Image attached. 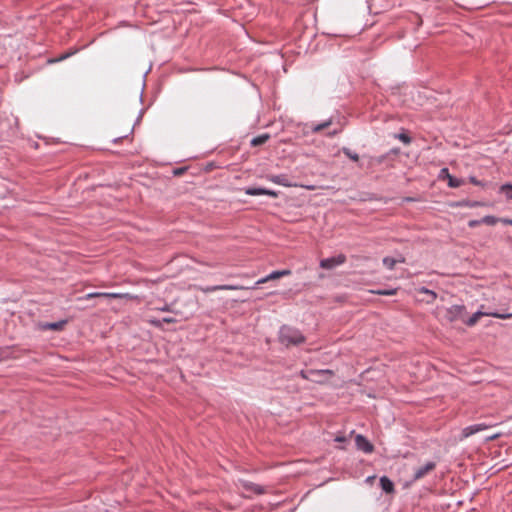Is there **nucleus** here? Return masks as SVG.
Masks as SVG:
<instances>
[{
    "instance_id": "obj_1",
    "label": "nucleus",
    "mask_w": 512,
    "mask_h": 512,
    "mask_svg": "<svg viewBox=\"0 0 512 512\" xmlns=\"http://www.w3.org/2000/svg\"><path fill=\"white\" fill-rule=\"evenodd\" d=\"M279 340L285 346H290L304 342L305 338L298 330L283 326L279 332Z\"/></svg>"
},
{
    "instance_id": "obj_2",
    "label": "nucleus",
    "mask_w": 512,
    "mask_h": 512,
    "mask_svg": "<svg viewBox=\"0 0 512 512\" xmlns=\"http://www.w3.org/2000/svg\"><path fill=\"white\" fill-rule=\"evenodd\" d=\"M300 377L309 380L315 383L323 384L326 383L333 375L334 372L329 369H323V370H308V371H300Z\"/></svg>"
},
{
    "instance_id": "obj_3",
    "label": "nucleus",
    "mask_w": 512,
    "mask_h": 512,
    "mask_svg": "<svg viewBox=\"0 0 512 512\" xmlns=\"http://www.w3.org/2000/svg\"><path fill=\"white\" fill-rule=\"evenodd\" d=\"M92 298H114V299H117V298L122 299L123 298V299L132 300L135 297L129 293L93 292V293H88L85 296L78 298V300H88V299H92Z\"/></svg>"
},
{
    "instance_id": "obj_4",
    "label": "nucleus",
    "mask_w": 512,
    "mask_h": 512,
    "mask_svg": "<svg viewBox=\"0 0 512 512\" xmlns=\"http://www.w3.org/2000/svg\"><path fill=\"white\" fill-rule=\"evenodd\" d=\"M465 314V306L463 305H453L448 307L444 311V319L448 322L452 323L458 320H462Z\"/></svg>"
},
{
    "instance_id": "obj_5",
    "label": "nucleus",
    "mask_w": 512,
    "mask_h": 512,
    "mask_svg": "<svg viewBox=\"0 0 512 512\" xmlns=\"http://www.w3.org/2000/svg\"><path fill=\"white\" fill-rule=\"evenodd\" d=\"M192 287L194 289H196V290H199V291L203 292V293H211V292H215V291H219V290H244V289H249L248 287H244V286H241V285H215V286H207V287L194 285Z\"/></svg>"
},
{
    "instance_id": "obj_6",
    "label": "nucleus",
    "mask_w": 512,
    "mask_h": 512,
    "mask_svg": "<svg viewBox=\"0 0 512 512\" xmlns=\"http://www.w3.org/2000/svg\"><path fill=\"white\" fill-rule=\"evenodd\" d=\"M346 262V256L344 254H339L334 257L322 259L320 261V267L326 270L334 269L337 266H340Z\"/></svg>"
},
{
    "instance_id": "obj_7",
    "label": "nucleus",
    "mask_w": 512,
    "mask_h": 512,
    "mask_svg": "<svg viewBox=\"0 0 512 512\" xmlns=\"http://www.w3.org/2000/svg\"><path fill=\"white\" fill-rule=\"evenodd\" d=\"M492 316L494 318H498V319H511L512 318V313H508V314H500V313H483V312H476L474 313L467 321H466V324L468 326H474L478 321L479 319L482 317V316Z\"/></svg>"
},
{
    "instance_id": "obj_8",
    "label": "nucleus",
    "mask_w": 512,
    "mask_h": 512,
    "mask_svg": "<svg viewBox=\"0 0 512 512\" xmlns=\"http://www.w3.org/2000/svg\"><path fill=\"white\" fill-rule=\"evenodd\" d=\"M491 426L490 425H487V424H484V423H479V424H474V425H471V426H468V427H465L464 429H462L461 431V434L459 436V441H463L464 439L478 433V432H481V431H484L488 428H490Z\"/></svg>"
},
{
    "instance_id": "obj_9",
    "label": "nucleus",
    "mask_w": 512,
    "mask_h": 512,
    "mask_svg": "<svg viewBox=\"0 0 512 512\" xmlns=\"http://www.w3.org/2000/svg\"><path fill=\"white\" fill-rule=\"evenodd\" d=\"M436 468V464L432 461L427 462L424 466L415 470L412 480L419 481Z\"/></svg>"
},
{
    "instance_id": "obj_10",
    "label": "nucleus",
    "mask_w": 512,
    "mask_h": 512,
    "mask_svg": "<svg viewBox=\"0 0 512 512\" xmlns=\"http://www.w3.org/2000/svg\"><path fill=\"white\" fill-rule=\"evenodd\" d=\"M267 179L275 184L282 185L285 187H296L297 186V184L290 182L288 177L284 174L268 175Z\"/></svg>"
},
{
    "instance_id": "obj_11",
    "label": "nucleus",
    "mask_w": 512,
    "mask_h": 512,
    "mask_svg": "<svg viewBox=\"0 0 512 512\" xmlns=\"http://www.w3.org/2000/svg\"><path fill=\"white\" fill-rule=\"evenodd\" d=\"M355 442L357 448L365 453H372L374 450L373 445L363 435H357L355 437Z\"/></svg>"
},
{
    "instance_id": "obj_12",
    "label": "nucleus",
    "mask_w": 512,
    "mask_h": 512,
    "mask_svg": "<svg viewBox=\"0 0 512 512\" xmlns=\"http://www.w3.org/2000/svg\"><path fill=\"white\" fill-rule=\"evenodd\" d=\"M291 274V271L286 269V270H281V271H273L272 273H270L269 275H267L266 277L264 278H261L259 279L257 282H256V285H260V284H264L268 281H271V280H276V279H279L283 276H288Z\"/></svg>"
},
{
    "instance_id": "obj_13",
    "label": "nucleus",
    "mask_w": 512,
    "mask_h": 512,
    "mask_svg": "<svg viewBox=\"0 0 512 512\" xmlns=\"http://www.w3.org/2000/svg\"><path fill=\"white\" fill-rule=\"evenodd\" d=\"M245 193L250 196L268 195L273 198L278 197V193L276 191L265 188H247L245 189Z\"/></svg>"
},
{
    "instance_id": "obj_14",
    "label": "nucleus",
    "mask_w": 512,
    "mask_h": 512,
    "mask_svg": "<svg viewBox=\"0 0 512 512\" xmlns=\"http://www.w3.org/2000/svg\"><path fill=\"white\" fill-rule=\"evenodd\" d=\"M380 486L388 494L394 492V484L393 482L386 476L380 478Z\"/></svg>"
},
{
    "instance_id": "obj_15",
    "label": "nucleus",
    "mask_w": 512,
    "mask_h": 512,
    "mask_svg": "<svg viewBox=\"0 0 512 512\" xmlns=\"http://www.w3.org/2000/svg\"><path fill=\"white\" fill-rule=\"evenodd\" d=\"M243 488L247 491H251L255 494L261 495L265 493V489L261 487L260 485H257L255 483L251 482H245L243 483Z\"/></svg>"
},
{
    "instance_id": "obj_16",
    "label": "nucleus",
    "mask_w": 512,
    "mask_h": 512,
    "mask_svg": "<svg viewBox=\"0 0 512 512\" xmlns=\"http://www.w3.org/2000/svg\"><path fill=\"white\" fill-rule=\"evenodd\" d=\"M270 136L268 134L259 135L251 140V145L256 147L265 144Z\"/></svg>"
},
{
    "instance_id": "obj_17",
    "label": "nucleus",
    "mask_w": 512,
    "mask_h": 512,
    "mask_svg": "<svg viewBox=\"0 0 512 512\" xmlns=\"http://www.w3.org/2000/svg\"><path fill=\"white\" fill-rule=\"evenodd\" d=\"M398 262H400V263L404 262V258L396 260V259H394L392 257H385L383 259L384 266H386L389 270L394 269L396 263H398Z\"/></svg>"
},
{
    "instance_id": "obj_18",
    "label": "nucleus",
    "mask_w": 512,
    "mask_h": 512,
    "mask_svg": "<svg viewBox=\"0 0 512 512\" xmlns=\"http://www.w3.org/2000/svg\"><path fill=\"white\" fill-rule=\"evenodd\" d=\"M342 152H343V153H344L348 158H350L351 160H353V161H355V162H357V161L359 160V156H358V154H357V153L352 152L350 149H348V148H346V147H344V148L342 149Z\"/></svg>"
},
{
    "instance_id": "obj_19",
    "label": "nucleus",
    "mask_w": 512,
    "mask_h": 512,
    "mask_svg": "<svg viewBox=\"0 0 512 512\" xmlns=\"http://www.w3.org/2000/svg\"><path fill=\"white\" fill-rule=\"evenodd\" d=\"M462 180H459L457 178H454L453 176L448 174V185L452 188H457L461 186Z\"/></svg>"
},
{
    "instance_id": "obj_20",
    "label": "nucleus",
    "mask_w": 512,
    "mask_h": 512,
    "mask_svg": "<svg viewBox=\"0 0 512 512\" xmlns=\"http://www.w3.org/2000/svg\"><path fill=\"white\" fill-rule=\"evenodd\" d=\"M501 192L506 196L507 199H512V185L506 184L501 186Z\"/></svg>"
},
{
    "instance_id": "obj_21",
    "label": "nucleus",
    "mask_w": 512,
    "mask_h": 512,
    "mask_svg": "<svg viewBox=\"0 0 512 512\" xmlns=\"http://www.w3.org/2000/svg\"><path fill=\"white\" fill-rule=\"evenodd\" d=\"M65 322H55V323H48L44 326L45 329L50 330H61L64 326Z\"/></svg>"
},
{
    "instance_id": "obj_22",
    "label": "nucleus",
    "mask_w": 512,
    "mask_h": 512,
    "mask_svg": "<svg viewBox=\"0 0 512 512\" xmlns=\"http://www.w3.org/2000/svg\"><path fill=\"white\" fill-rule=\"evenodd\" d=\"M374 294L377 295H385V296H392L397 293V289H389V290H375L372 291Z\"/></svg>"
},
{
    "instance_id": "obj_23",
    "label": "nucleus",
    "mask_w": 512,
    "mask_h": 512,
    "mask_svg": "<svg viewBox=\"0 0 512 512\" xmlns=\"http://www.w3.org/2000/svg\"><path fill=\"white\" fill-rule=\"evenodd\" d=\"M175 323L176 319L174 318H163L162 320H152L151 323L156 327H161V323Z\"/></svg>"
},
{
    "instance_id": "obj_24",
    "label": "nucleus",
    "mask_w": 512,
    "mask_h": 512,
    "mask_svg": "<svg viewBox=\"0 0 512 512\" xmlns=\"http://www.w3.org/2000/svg\"><path fill=\"white\" fill-rule=\"evenodd\" d=\"M481 222L487 225H495L498 219L494 216H485L481 219Z\"/></svg>"
},
{
    "instance_id": "obj_25",
    "label": "nucleus",
    "mask_w": 512,
    "mask_h": 512,
    "mask_svg": "<svg viewBox=\"0 0 512 512\" xmlns=\"http://www.w3.org/2000/svg\"><path fill=\"white\" fill-rule=\"evenodd\" d=\"M331 124V121H326L324 123L318 124L312 128L313 132H320L327 128Z\"/></svg>"
},
{
    "instance_id": "obj_26",
    "label": "nucleus",
    "mask_w": 512,
    "mask_h": 512,
    "mask_svg": "<svg viewBox=\"0 0 512 512\" xmlns=\"http://www.w3.org/2000/svg\"><path fill=\"white\" fill-rule=\"evenodd\" d=\"M480 223H482L481 220H471V221H469L468 225H469V227H475V226L479 225Z\"/></svg>"
},
{
    "instance_id": "obj_27",
    "label": "nucleus",
    "mask_w": 512,
    "mask_h": 512,
    "mask_svg": "<svg viewBox=\"0 0 512 512\" xmlns=\"http://www.w3.org/2000/svg\"><path fill=\"white\" fill-rule=\"evenodd\" d=\"M500 437V433L493 434L487 438V441H493Z\"/></svg>"
},
{
    "instance_id": "obj_28",
    "label": "nucleus",
    "mask_w": 512,
    "mask_h": 512,
    "mask_svg": "<svg viewBox=\"0 0 512 512\" xmlns=\"http://www.w3.org/2000/svg\"><path fill=\"white\" fill-rule=\"evenodd\" d=\"M400 139H401L403 142H405V143H409V142H410V138H409L407 135H404V134H402V135L400 136Z\"/></svg>"
},
{
    "instance_id": "obj_29",
    "label": "nucleus",
    "mask_w": 512,
    "mask_h": 512,
    "mask_svg": "<svg viewBox=\"0 0 512 512\" xmlns=\"http://www.w3.org/2000/svg\"><path fill=\"white\" fill-rule=\"evenodd\" d=\"M500 221L502 223L506 224V225H511L512 226V219L504 218V219H501Z\"/></svg>"
},
{
    "instance_id": "obj_30",
    "label": "nucleus",
    "mask_w": 512,
    "mask_h": 512,
    "mask_svg": "<svg viewBox=\"0 0 512 512\" xmlns=\"http://www.w3.org/2000/svg\"><path fill=\"white\" fill-rule=\"evenodd\" d=\"M423 292L432 295L434 298L436 297V294L428 289H423Z\"/></svg>"
},
{
    "instance_id": "obj_31",
    "label": "nucleus",
    "mask_w": 512,
    "mask_h": 512,
    "mask_svg": "<svg viewBox=\"0 0 512 512\" xmlns=\"http://www.w3.org/2000/svg\"><path fill=\"white\" fill-rule=\"evenodd\" d=\"M345 440H346V439H345V437H343V436H337V437L335 438V441H337V442H344Z\"/></svg>"
},
{
    "instance_id": "obj_32",
    "label": "nucleus",
    "mask_w": 512,
    "mask_h": 512,
    "mask_svg": "<svg viewBox=\"0 0 512 512\" xmlns=\"http://www.w3.org/2000/svg\"><path fill=\"white\" fill-rule=\"evenodd\" d=\"M470 181H471L473 184H475V185H479V184H480V182H479L476 178H474V177H472V178L470 179Z\"/></svg>"
},
{
    "instance_id": "obj_33",
    "label": "nucleus",
    "mask_w": 512,
    "mask_h": 512,
    "mask_svg": "<svg viewBox=\"0 0 512 512\" xmlns=\"http://www.w3.org/2000/svg\"><path fill=\"white\" fill-rule=\"evenodd\" d=\"M161 311H169V307L168 306H165L163 308H160Z\"/></svg>"
},
{
    "instance_id": "obj_34",
    "label": "nucleus",
    "mask_w": 512,
    "mask_h": 512,
    "mask_svg": "<svg viewBox=\"0 0 512 512\" xmlns=\"http://www.w3.org/2000/svg\"><path fill=\"white\" fill-rule=\"evenodd\" d=\"M305 188L308 189V190H314L315 189L314 186H305Z\"/></svg>"
}]
</instances>
